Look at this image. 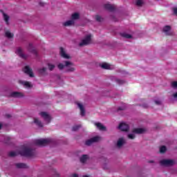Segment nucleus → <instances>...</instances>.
<instances>
[{
  "label": "nucleus",
  "instance_id": "17",
  "mask_svg": "<svg viewBox=\"0 0 177 177\" xmlns=\"http://www.w3.org/2000/svg\"><path fill=\"white\" fill-rule=\"evenodd\" d=\"M74 24H75V21H73V19H71L64 22L63 26H64V27H68L70 26H74Z\"/></svg>",
  "mask_w": 177,
  "mask_h": 177
},
{
  "label": "nucleus",
  "instance_id": "29",
  "mask_svg": "<svg viewBox=\"0 0 177 177\" xmlns=\"http://www.w3.org/2000/svg\"><path fill=\"white\" fill-rule=\"evenodd\" d=\"M3 16L6 24H9V16L5 13L3 14Z\"/></svg>",
  "mask_w": 177,
  "mask_h": 177
},
{
  "label": "nucleus",
  "instance_id": "3",
  "mask_svg": "<svg viewBox=\"0 0 177 177\" xmlns=\"http://www.w3.org/2000/svg\"><path fill=\"white\" fill-rule=\"evenodd\" d=\"M92 42V35H87L83 40L79 44V46H86Z\"/></svg>",
  "mask_w": 177,
  "mask_h": 177
},
{
  "label": "nucleus",
  "instance_id": "25",
  "mask_svg": "<svg viewBox=\"0 0 177 177\" xmlns=\"http://www.w3.org/2000/svg\"><path fill=\"white\" fill-rule=\"evenodd\" d=\"M100 67L102 68H104V70H110V64L107 63H103L100 65Z\"/></svg>",
  "mask_w": 177,
  "mask_h": 177
},
{
  "label": "nucleus",
  "instance_id": "42",
  "mask_svg": "<svg viewBox=\"0 0 177 177\" xmlns=\"http://www.w3.org/2000/svg\"><path fill=\"white\" fill-rule=\"evenodd\" d=\"M72 177H78V174H74L72 175Z\"/></svg>",
  "mask_w": 177,
  "mask_h": 177
},
{
  "label": "nucleus",
  "instance_id": "34",
  "mask_svg": "<svg viewBox=\"0 0 177 177\" xmlns=\"http://www.w3.org/2000/svg\"><path fill=\"white\" fill-rule=\"evenodd\" d=\"M116 82H117V84H118L119 85H122V84H125V81L121 80H120V79H116Z\"/></svg>",
  "mask_w": 177,
  "mask_h": 177
},
{
  "label": "nucleus",
  "instance_id": "14",
  "mask_svg": "<svg viewBox=\"0 0 177 177\" xmlns=\"http://www.w3.org/2000/svg\"><path fill=\"white\" fill-rule=\"evenodd\" d=\"M28 50L31 53H33V55H35V56H38V52H37V50H35V48H34V46H32V44H29Z\"/></svg>",
  "mask_w": 177,
  "mask_h": 177
},
{
  "label": "nucleus",
  "instance_id": "48",
  "mask_svg": "<svg viewBox=\"0 0 177 177\" xmlns=\"http://www.w3.org/2000/svg\"><path fill=\"white\" fill-rule=\"evenodd\" d=\"M83 177H89V176H84Z\"/></svg>",
  "mask_w": 177,
  "mask_h": 177
},
{
  "label": "nucleus",
  "instance_id": "49",
  "mask_svg": "<svg viewBox=\"0 0 177 177\" xmlns=\"http://www.w3.org/2000/svg\"><path fill=\"white\" fill-rule=\"evenodd\" d=\"M145 107H147V105H145Z\"/></svg>",
  "mask_w": 177,
  "mask_h": 177
},
{
  "label": "nucleus",
  "instance_id": "20",
  "mask_svg": "<svg viewBox=\"0 0 177 177\" xmlns=\"http://www.w3.org/2000/svg\"><path fill=\"white\" fill-rule=\"evenodd\" d=\"M19 84L24 85L26 88H31V84L30 83V82H24V81L19 80Z\"/></svg>",
  "mask_w": 177,
  "mask_h": 177
},
{
  "label": "nucleus",
  "instance_id": "7",
  "mask_svg": "<svg viewBox=\"0 0 177 177\" xmlns=\"http://www.w3.org/2000/svg\"><path fill=\"white\" fill-rule=\"evenodd\" d=\"M99 140H100V138L98 136H95L93 137L92 138L87 140L85 142V145L86 146H91V145H92V143H95L96 142H99Z\"/></svg>",
  "mask_w": 177,
  "mask_h": 177
},
{
  "label": "nucleus",
  "instance_id": "28",
  "mask_svg": "<svg viewBox=\"0 0 177 177\" xmlns=\"http://www.w3.org/2000/svg\"><path fill=\"white\" fill-rule=\"evenodd\" d=\"M5 35L7 38H13V34L10 33V32L9 30L6 31L5 33Z\"/></svg>",
  "mask_w": 177,
  "mask_h": 177
},
{
  "label": "nucleus",
  "instance_id": "37",
  "mask_svg": "<svg viewBox=\"0 0 177 177\" xmlns=\"http://www.w3.org/2000/svg\"><path fill=\"white\" fill-rule=\"evenodd\" d=\"M95 20L97 21H102V17H100V15H96L95 16Z\"/></svg>",
  "mask_w": 177,
  "mask_h": 177
},
{
  "label": "nucleus",
  "instance_id": "45",
  "mask_svg": "<svg viewBox=\"0 0 177 177\" xmlns=\"http://www.w3.org/2000/svg\"><path fill=\"white\" fill-rule=\"evenodd\" d=\"M5 139H6V140H10V138L9 137H6Z\"/></svg>",
  "mask_w": 177,
  "mask_h": 177
},
{
  "label": "nucleus",
  "instance_id": "21",
  "mask_svg": "<svg viewBox=\"0 0 177 177\" xmlns=\"http://www.w3.org/2000/svg\"><path fill=\"white\" fill-rule=\"evenodd\" d=\"M71 20L74 21L75 20H78L80 19V13L78 12H75L71 15Z\"/></svg>",
  "mask_w": 177,
  "mask_h": 177
},
{
  "label": "nucleus",
  "instance_id": "50",
  "mask_svg": "<svg viewBox=\"0 0 177 177\" xmlns=\"http://www.w3.org/2000/svg\"><path fill=\"white\" fill-rule=\"evenodd\" d=\"M6 143H8V142L6 141Z\"/></svg>",
  "mask_w": 177,
  "mask_h": 177
},
{
  "label": "nucleus",
  "instance_id": "22",
  "mask_svg": "<svg viewBox=\"0 0 177 177\" xmlns=\"http://www.w3.org/2000/svg\"><path fill=\"white\" fill-rule=\"evenodd\" d=\"M88 155H82L80 159V162H82V164H85V162H86V161L88 160Z\"/></svg>",
  "mask_w": 177,
  "mask_h": 177
},
{
  "label": "nucleus",
  "instance_id": "38",
  "mask_svg": "<svg viewBox=\"0 0 177 177\" xmlns=\"http://www.w3.org/2000/svg\"><path fill=\"white\" fill-rule=\"evenodd\" d=\"M171 86L172 88H177V82H171Z\"/></svg>",
  "mask_w": 177,
  "mask_h": 177
},
{
  "label": "nucleus",
  "instance_id": "33",
  "mask_svg": "<svg viewBox=\"0 0 177 177\" xmlns=\"http://www.w3.org/2000/svg\"><path fill=\"white\" fill-rule=\"evenodd\" d=\"M8 156L9 157H16V156H17V153L15 151H10L8 153Z\"/></svg>",
  "mask_w": 177,
  "mask_h": 177
},
{
  "label": "nucleus",
  "instance_id": "6",
  "mask_svg": "<svg viewBox=\"0 0 177 177\" xmlns=\"http://www.w3.org/2000/svg\"><path fill=\"white\" fill-rule=\"evenodd\" d=\"M23 71L24 73H25V74H27V75H29L30 78H33V77H35L34 73H32V69H31V68H30V66H26L24 68Z\"/></svg>",
  "mask_w": 177,
  "mask_h": 177
},
{
  "label": "nucleus",
  "instance_id": "46",
  "mask_svg": "<svg viewBox=\"0 0 177 177\" xmlns=\"http://www.w3.org/2000/svg\"><path fill=\"white\" fill-rule=\"evenodd\" d=\"M0 129H2V124L0 123Z\"/></svg>",
  "mask_w": 177,
  "mask_h": 177
},
{
  "label": "nucleus",
  "instance_id": "36",
  "mask_svg": "<svg viewBox=\"0 0 177 177\" xmlns=\"http://www.w3.org/2000/svg\"><path fill=\"white\" fill-rule=\"evenodd\" d=\"M48 69L50 70V71H53V69L55 68V65L48 64Z\"/></svg>",
  "mask_w": 177,
  "mask_h": 177
},
{
  "label": "nucleus",
  "instance_id": "31",
  "mask_svg": "<svg viewBox=\"0 0 177 177\" xmlns=\"http://www.w3.org/2000/svg\"><path fill=\"white\" fill-rule=\"evenodd\" d=\"M165 151H167V147H165V146H162V147L160 148V153H165Z\"/></svg>",
  "mask_w": 177,
  "mask_h": 177
},
{
  "label": "nucleus",
  "instance_id": "23",
  "mask_svg": "<svg viewBox=\"0 0 177 177\" xmlns=\"http://www.w3.org/2000/svg\"><path fill=\"white\" fill-rule=\"evenodd\" d=\"M143 132H145V129L138 128V129H133V133L140 134V133H143Z\"/></svg>",
  "mask_w": 177,
  "mask_h": 177
},
{
  "label": "nucleus",
  "instance_id": "24",
  "mask_svg": "<svg viewBox=\"0 0 177 177\" xmlns=\"http://www.w3.org/2000/svg\"><path fill=\"white\" fill-rule=\"evenodd\" d=\"M163 32H165L166 35H169L168 32L171 31V26H166L162 29Z\"/></svg>",
  "mask_w": 177,
  "mask_h": 177
},
{
  "label": "nucleus",
  "instance_id": "11",
  "mask_svg": "<svg viewBox=\"0 0 177 177\" xmlns=\"http://www.w3.org/2000/svg\"><path fill=\"white\" fill-rule=\"evenodd\" d=\"M60 51H59V53H60V55H61V57H63L64 59H71V57L67 55L66 53V51L64 50V48L63 47H60Z\"/></svg>",
  "mask_w": 177,
  "mask_h": 177
},
{
  "label": "nucleus",
  "instance_id": "15",
  "mask_svg": "<svg viewBox=\"0 0 177 177\" xmlns=\"http://www.w3.org/2000/svg\"><path fill=\"white\" fill-rule=\"evenodd\" d=\"M77 106L80 110V115L82 117H84V115H85V108H84V105H82V104L77 103Z\"/></svg>",
  "mask_w": 177,
  "mask_h": 177
},
{
  "label": "nucleus",
  "instance_id": "12",
  "mask_svg": "<svg viewBox=\"0 0 177 177\" xmlns=\"http://www.w3.org/2000/svg\"><path fill=\"white\" fill-rule=\"evenodd\" d=\"M104 8L106 10H109V12H114V10H115V6L111 5V4H109V3L104 4Z\"/></svg>",
  "mask_w": 177,
  "mask_h": 177
},
{
  "label": "nucleus",
  "instance_id": "26",
  "mask_svg": "<svg viewBox=\"0 0 177 177\" xmlns=\"http://www.w3.org/2000/svg\"><path fill=\"white\" fill-rule=\"evenodd\" d=\"M34 122L35 124H36V125H37V127H40V128H42V127H44L42 122L39 120H38V118H35Z\"/></svg>",
  "mask_w": 177,
  "mask_h": 177
},
{
  "label": "nucleus",
  "instance_id": "32",
  "mask_svg": "<svg viewBox=\"0 0 177 177\" xmlns=\"http://www.w3.org/2000/svg\"><path fill=\"white\" fill-rule=\"evenodd\" d=\"M80 127H81L80 124L73 126V128H72V131H78Z\"/></svg>",
  "mask_w": 177,
  "mask_h": 177
},
{
  "label": "nucleus",
  "instance_id": "47",
  "mask_svg": "<svg viewBox=\"0 0 177 177\" xmlns=\"http://www.w3.org/2000/svg\"><path fill=\"white\" fill-rule=\"evenodd\" d=\"M7 117L9 118L10 117V115H7Z\"/></svg>",
  "mask_w": 177,
  "mask_h": 177
},
{
  "label": "nucleus",
  "instance_id": "30",
  "mask_svg": "<svg viewBox=\"0 0 177 177\" xmlns=\"http://www.w3.org/2000/svg\"><path fill=\"white\" fill-rule=\"evenodd\" d=\"M39 74H41V75H44V74H45V73H46V68H40V69L39 70Z\"/></svg>",
  "mask_w": 177,
  "mask_h": 177
},
{
  "label": "nucleus",
  "instance_id": "35",
  "mask_svg": "<svg viewBox=\"0 0 177 177\" xmlns=\"http://www.w3.org/2000/svg\"><path fill=\"white\" fill-rule=\"evenodd\" d=\"M143 5V1L142 0H136V6H142Z\"/></svg>",
  "mask_w": 177,
  "mask_h": 177
},
{
  "label": "nucleus",
  "instance_id": "19",
  "mask_svg": "<svg viewBox=\"0 0 177 177\" xmlns=\"http://www.w3.org/2000/svg\"><path fill=\"white\" fill-rule=\"evenodd\" d=\"M15 167L17 168H19V169H21V168L27 169V168H28V165H27V164H26V163H17V164H15Z\"/></svg>",
  "mask_w": 177,
  "mask_h": 177
},
{
  "label": "nucleus",
  "instance_id": "40",
  "mask_svg": "<svg viewBox=\"0 0 177 177\" xmlns=\"http://www.w3.org/2000/svg\"><path fill=\"white\" fill-rule=\"evenodd\" d=\"M122 110H125V106H119L118 108V111H121Z\"/></svg>",
  "mask_w": 177,
  "mask_h": 177
},
{
  "label": "nucleus",
  "instance_id": "43",
  "mask_svg": "<svg viewBox=\"0 0 177 177\" xmlns=\"http://www.w3.org/2000/svg\"><path fill=\"white\" fill-rule=\"evenodd\" d=\"M148 162H149V164H153L154 162V160H149Z\"/></svg>",
  "mask_w": 177,
  "mask_h": 177
},
{
  "label": "nucleus",
  "instance_id": "41",
  "mask_svg": "<svg viewBox=\"0 0 177 177\" xmlns=\"http://www.w3.org/2000/svg\"><path fill=\"white\" fill-rule=\"evenodd\" d=\"M155 103H156V104L160 105V104H161V101H160V100H156V101H155Z\"/></svg>",
  "mask_w": 177,
  "mask_h": 177
},
{
  "label": "nucleus",
  "instance_id": "13",
  "mask_svg": "<svg viewBox=\"0 0 177 177\" xmlns=\"http://www.w3.org/2000/svg\"><path fill=\"white\" fill-rule=\"evenodd\" d=\"M10 97H24V94L20 92H12L10 94Z\"/></svg>",
  "mask_w": 177,
  "mask_h": 177
},
{
  "label": "nucleus",
  "instance_id": "1",
  "mask_svg": "<svg viewBox=\"0 0 177 177\" xmlns=\"http://www.w3.org/2000/svg\"><path fill=\"white\" fill-rule=\"evenodd\" d=\"M59 70H63L66 67L65 73H74L75 68L74 64L70 61H64L63 64H59L57 66Z\"/></svg>",
  "mask_w": 177,
  "mask_h": 177
},
{
  "label": "nucleus",
  "instance_id": "9",
  "mask_svg": "<svg viewBox=\"0 0 177 177\" xmlns=\"http://www.w3.org/2000/svg\"><path fill=\"white\" fill-rule=\"evenodd\" d=\"M15 53H17V55H18V56H19V57H21V59H27V55H26V54L23 53V49L21 48V47H19Z\"/></svg>",
  "mask_w": 177,
  "mask_h": 177
},
{
  "label": "nucleus",
  "instance_id": "10",
  "mask_svg": "<svg viewBox=\"0 0 177 177\" xmlns=\"http://www.w3.org/2000/svg\"><path fill=\"white\" fill-rule=\"evenodd\" d=\"M40 115L44 118V121L47 122V124H49L50 122V120H52V118H50V115L48 114L46 112H41Z\"/></svg>",
  "mask_w": 177,
  "mask_h": 177
},
{
  "label": "nucleus",
  "instance_id": "44",
  "mask_svg": "<svg viewBox=\"0 0 177 177\" xmlns=\"http://www.w3.org/2000/svg\"><path fill=\"white\" fill-rule=\"evenodd\" d=\"M39 5H40V6H44V5H45V3H39Z\"/></svg>",
  "mask_w": 177,
  "mask_h": 177
},
{
  "label": "nucleus",
  "instance_id": "39",
  "mask_svg": "<svg viewBox=\"0 0 177 177\" xmlns=\"http://www.w3.org/2000/svg\"><path fill=\"white\" fill-rule=\"evenodd\" d=\"M129 139H135V135L133 134H129L128 135Z\"/></svg>",
  "mask_w": 177,
  "mask_h": 177
},
{
  "label": "nucleus",
  "instance_id": "2",
  "mask_svg": "<svg viewBox=\"0 0 177 177\" xmlns=\"http://www.w3.org/2000/svg\"><path fill=\"white\" fill-rule=\"evenodd\" d=\"M21 155L24 156V157H35V151L31 148L25 147L21 151Z\"/></svg>",
  "mask_w": 177,
  "mask_h": 177
},
{
  "label": "nucleus",
  "instance_id": "27",
  "mask_svg": "<svg viewBox=\"0 0 177 177\" xmlns=\"http://www.w3.org/2000/svg\"><path fill=\"white\" fill-rule=\"evenodd\" d=\"M120 35L121 37H123V38H127V39L132 38V35L127 33H121Z\"/></svg>",
  "mask_w": 177,
  "mask_h": 177
},
{
  "label": "nucleus",
  "instance_id": "5",
  "mask_svg": "<svg viewBox=\"0 0 177 177\" xmlns=\"http://www.w3.org/2000/svg\"><path fill=\"white\" fill-rule=\"evenodd\" d=\"M37 146H47V145H50L52 143V139H41V140H36L35 142Z\"/></svg>",
  "mask_w": 177,
  "mask_h": 177
},
{
  "label": "nucleus",
  "instance_id": "8",
  "mask_svg": "<svg viewBox=\"0 0 177 177\" xmlns=\"http://www.w3.org/2000/svg\"><path fill=\"white\" fill-rule=\"evenodd\" d=\"M118 128L119 129H120V131H122L123 132H128L129 131V125H128L125 122L120 123Z\"/></svg>",
  "mask_w": 177,
  "mask_h": 177
},
{
  "label": "nucleus",
  "instance_id": "16",
  "mask_svg": "<svg viewBox=\"0 0 177 177\" xmlns=\"http://www.w3.org/2000/svg\"><path fill=\"white\" fill-rule=\"evenodd\" d=\"M95 125L100 131H106V127L103 126L100 122H95Z\"/></svg>",
  "mask_w": 177,
  "mask_h": 177
},
{
  "label": "nucleus",
  "instance_id": "18",
  "mask_svg": "<svg viewBox=\"0 0 177 177\" xmlns=\"http://www.w3.org/2000/svg\"><path fill=\"white\" fill-rule=\"evenodd\" d=\"M124 145H125V140H124V138H119V140H118V143H117L118 147L120 149V148L122 147V146H124Z\"/></svg>",
  "mask_w": 177,
  "mask_h": 177
},
{
  "label": "nucleus",
  "instance_id": "4",
  "mask_svg": "<svg viewBox=\"0 0 177 177\" xmlns=\"http://www.w3.org/2000/svg\"><path fill=\"white\" fill-rule=\"evenodd\" d=\"M160 165L162 167H172L175 165V160L172 159H162L160 161Z\"/></svg>",
  "mask_w": 177,
  "mask_h": 177
}]
</instances>
